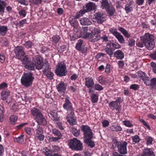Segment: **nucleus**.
I'll return each instance as SVG.
<instances>
[{
  "label": "nucleus",
  "instance_id": "49",
  "mask_svg": "<svg viewBox=\"0 0 156 156\" xmlns=\"http://www.w3.org/2000/svg\"><path fill=\"white\" fill-rule=\"evenodd\" d=\"M87 28L84 29L82 33V34L83 36V37L85 38H88L89 36L90 33L87 32Z\"/></svg>",
  "mask_w": 156,
  "mask_h": 156
},
{
  "label": "nucleus",
  "instance_id": "11",
  "mask_svg": "<svg viewBox=\"0 0 156 156\" xmlns=\"http://www.w3.org/2000/svg\"><path fill=\"white\" fill-rule=\"evenodd\" d=\"M16 56L19 59H22L25 55L24 48L22 46H17L14 49Z\"/></svg>",
  "mask_w": 156,
  "mask_h": 156
},
{
  "label": "nucleus",
  "instance_id": "8",
  "mask_svg": "<svg viewBox=\"0 0 156 156\" xmlns=\"http://www.w3.org/2000/svg\"><path fill=\"white\" fill-rule=\"evenodd\" d=\"M74 112L75 109L68 111L66 116L67 122L70 125L72 126L76 124V119Z\"/></svg>",
  "mask_w": 156,
  "mask_h": 156
},
{
  "label": "nucleus",
  "instance_id": "57",
  "mask_svg": "<svg viewBox=\"0 0 156 156\" xmlns=\"http://www.w3.org/2000/svg\"><path fill=\"white\" fill-rule=\"evenodd\" d=\"M43 130L42 128L39 126L36 130V136L43 133Z\"/></svg>",
  "mask_w": 156,
  "mask_h": 156
},
{
  "label": "nucleus",
  "instance_id": "45",
  "mask_svg": "<svg viewBox=\"0 0 156 156\" xmlns=\"http://www.w3.org/2000/svg\"><path fill=\"white\" fill-rule=\"evenodd\" d=\"M24 135H22L18 137H15L14 138V141L18 143H21L23 141Z\"/></svg>",
  "mask_w": 156,
  "mask_h": 156
},
{
  "label": "nucleus",
  "instance_id": "16",
  "mask_svg": "<svg viewBox=\"0 0 156 156\" xmlns=\"http://www.w3.org/2000/svg\"><path fill=\"white\" fill-rule=\"evenodd\" d=\"M109 107L112 110L115 109L118 112L120 113L121 110V106L119 105V104L117 103L115 101H112L109 104Z\"/></svg>",
  "mask_w": 156,
  "mask_h": 156
},
{
  "label": "nucleus",
  "instance_id": "31",
  "mask_svg": "<svg viewBox=\"0 0 156 156\" xmlns=\"http://www.w3.org/2000/svg\"><path fill=\"white\" fill-rule=\"evenodd\" d=\"M133 5L132 1H130L129 3H127L125 6V9L127 13H128L132 10Z\"/></svg>",
  "mask_w": 156,
  "mask_h": 156
},
{
  "label": "nucleus",
  "instance_id": "28",
  "mask_svg": "<svg viewBox=\"0 0 156 156\" xmlns=\"http://www.w3.org/2000/svg\"><path fill=\"white\" fill-rule=\"evenodd\" d=\"M69 22L71 26L74 27L76 30L78 29V23L77 20L75 18L69 20ZM77 30H76L77 31Z\"/></svg>",
  "mask_w": 156,
  "mask_h": 156
},
{
  "label": "nucleus",
  "instance_id": "1",
  "mask_svg": "<svg viewBox=\"0 0 156 156\" xmlns=\"http://www.w3.org/2000/svg\"><path fill=\"white\" fill-rule=\"evenodd\" d=\"M141 41H137L136 46L140 48L144 46L148 50H152L154 47L155 42L154 36L149 33H146L140 37Z\"/></svg>",
  "mask_w": 156,
  "mask_h": 156
},
{
  "label": "nucleus",
  "instance_id": "39",
  "mask_svg": "<svg viewBox=\"0 0 156 156\" xmlns=\"http://www.w3.org/2000/svg\"><path fill=\"white\" fill-rule=\"evenodd\" d=\"M119 30L126 37L129 38L130 37V35L128 33L127 31L125 30L123 28L120 27L119 29Z\"/></svg>",
  "mask_w": 156,
  "mask_h": 156
},
{
  "label": "nucleus",
  "instance_id": "36",
  "mask_svg": "<svg viewBox=\"0 0 156 156\" xmlns=\"http://www.w3.org/2000/svg\"><path fill=\"white\" fill-rule=\"evenodd\" d=\"M22 62L24 68L31 62L30 59L27 56H25L22 59Z\"/></svg>",
  "mask_w": 156,
  "mask_h": 156
},
{
  "label": "nucleus",
  "instance_id": "44",
  "mask_svg": "<svg viewBox=\"0 0 156 156\" xmlns=\"http://www.w3.org/2000/svg\"><path fill=\"white\" fill-rule=\"evenodd\" d=\"M17 116L15 115H11L9 118V120L11 124L14 125L17 119Z\"/></svg>",
  "mask_w": 156,
  "mask_h": 156
},
{
  "label": "nucleus",
  "instance_id": "27",
  "mask_svg": "<svg viewBox=\"0 0 156 156\" xmlns=\"http://www.w3.org/2000/svg\"><path fill=\"white\" fill-rule=\"evenodd\" d=\"M101 8L102 9H105V10L108 8L112 4L108 1H102Z\"/></svg>",
  "mask_w": 156,
  "mask_h": 156
},
{
  "label": "nucleus",
  "instance_id": "15",
  "mask_svg": "<svg viewBox=\"0 0 156 156\" xmlns=\"http://www.w3.org/2000/svg\"><path fill=\"white\" fill-rule=\"evenodd\" d=\"M34 119L39 126H44L47 124L46 120L42 114Z\"/></svg>",
  "mask_w": 156,
  "mask_h": 156
},
{
  "label": "nucleus",
  "instance_id": "43",
  "mask_svg": "<svg viewBox=\"0 0 156 156\" xmlns=\"http://www.w3.org/2000/svg\"><path fill=\"white\" fill-rule=\"evenodd\" d=\"M7 3L3 1H0V12H4Z\"/></svg>",
  "mask_w": 156,
  "mask_h": 156
},
{
  "label": "nucleus",
  "instance_id": "34",
  "mask_svg": "<svg viewBox=\"0 0 156 156\" xmlns=\"http://www.w3.org/2000/svg\"><path fill=\"white\" fill-rule=\"evenodd\" d=\"M110 129L113 131H122V127L117 124H115L112 125L110 127Z\"/></svg>",
  "mask_w": 156,
  "mask_h": 156
},
{
  "label": "nucleus",
  "instance_id": "42",
  "mask_svg": "<svg viewBox=\"0 0 156 156\" xmlns=\"http://www.w3.org/2000/svg\"><path fill=\"white\" fill-rule=\"evenodd\" d=\"M91 140H84V142L86 143L88 146L90 147L91 148H93L95 146L94 142Z\"/></svg>",
  "mask_w": 156,
  "mask_h": 156
},
{
  "label": "nucleus",
  "instance_id": "37",
  "mask_svg": "<svg viewBox=\"0 0 156 156\" xmlns=\"http://www.w3.org/2000/svg\"><path fill=\"white\" fill-rule=\"evenodd\" d=\"M71 131L73 135L75 136H78L80 134V129H77L75 126H73L71 128Z\"/></svg>",
  "mask_w": 156,
  "mask_h": 156
},
{
  "label": "nucleus",
  "instance_id": "59",
  "mask_svg": "<svg viewBox=\"0 0 156 156\" xmlns=\"http://www.w3.org/2000/svg\"><path fill=\"white\" fill-rule=\"evenodd\" d=\"M109 31L115 37L116 35H117L119 33L117 32V30L116 28H111L110 29Z\"/></svg>",
  "mask_w": 156,
  "mask_h": 156
},
{
  "label": "nucleus",
  "instance_id": "38",
  "mask_svg": "<svg viewBox=\"0 0 156 156\" xmlns=\"http://www.w3.org/2000/svg\"><path fill=\"white\" fill-rule=\"evenodd\" d=\"M61 37L58 35L56 34L54 35L52 37V41L53 43L57 44L61 39Z\"/></svg>",
  "mask_w": 156,
  "mask_h": 156
},
{
  "label": "nucleus",
  "instance_id": "58",
  "mask_svg": "<svg viewBox=\"0 0 156 156\" xmlns=\"http://www.w3.org/2000/svg\"><path fill=\"white\" fill-rule=\"evenodd\" d=\"M58 120H56L54 121L55 123V124L61 130L63 129V128L62 126V122L58 121Z\"/></svg>",
  "mask_w": 156,
  "mask_h": 156
},
{
  "label": "nucleus",
  "instance_id": "20",
  "mask_svg": "<svg viewBox=\"0 0 156 156\" xmlns=\"http://www.w3.org/2000/svg\"><path fill=\"white\" fill-rule=\"evenodd\" d=\"M136 73L138 77L144 81V83L146 84V82L149 80V77L147 76L145 73L141 71L137 72Z\"/></svg>",
  "mask_w": 156,
  "mask_h": 156
},
{
  "label": "nucleus",
  "instance_id": "4",
  "mask_svg": "<svg viewBox=\"0 0 156 156\" xmlns=\"http://www.w3.org/2000/svg\"><path fill=\"white\" fill-rule=\"evenodd\" d=\"M68 142L69 147L72 150L80 151L83 149L82 144L76 138L70 140Z\"/></svg>",
  "mask_w": 156,
  "mask_h": 156
},
{
  "label": "nucleus",
  "instance_id": "64",
  "mask_svg": "<svg viewBox=\"0 0 156 156\" xmlns=\"http://www.w3.org/2000/svg\"><path fill=\"white\" fill-rule=\"evenodd\" d=\"M18 13L20 16L25 17L26 15L27 12L25 10L22 9L19 11Z\"/></svg>",
  "mask_w": 156,
  "mask_h": 156
},
{
  "label": "nucleus",
  "instance_id": "22",
  "mask_svg": "<svg viewBox=\"0 0 156 156\" xmlns=\"http://www.w3.org/2000/svg\"><path fill=\"white\" fill-rule=\"evenodd\" d=\"M141 156H155L151 148H146L144 149Z\"/></svg>",
  "mask_w": 156,
  "mask_h": 156
},
{
  "label": "nucleus",
  "instance_id": "7",
  "mask_svg": "<svg viewBox=\"0 0 156 156\" xmlns=\"http://www.w3.org/2000/svg\"><path fill=\"white\" fill-rule=\"evenodd\" d=\"M101 31L100 30L97 28H94L93 30L90 34L88 38L91 42H96L101 38V37L99 35Z\"/></svg>",
  "mask_w": 156,
  "mask_h": 156
},
{
  "label": "nucleus",
  "instance_id": "26",
  "mask_svg": "<svg viewBox=\"0 0 156 156\" xmlns=\"http://www.w3.org/2000/svg\"><path fill=\"white\" fill-rule=\"evenodd\" d=\"M80 24L83 26L90 25L92 23L89 19L86 17L81 18L80 20Z\"/></svg>",
  "mask_w": 156,
  "mask_h": 156
},
{
  "label": "nucleus",
  "instance_id": "12",
  "mask_svg": "<svg viewBox=\"0 0 156 156\" xmlns=\"http://www.w3.org/2000/svg\"><path fill=\"white\" fill-rule=\"evenodd\" d=\"M2 99L5 100L7 103H9L12 101L11 98L10 96V92L7 90H3L1 93V97Z\"/></svg>",
  "mask_w": 156,
  "mask_h": 156
},
{
  "label": "nucleus",
  "instance_id": "2",
  "mask_svg": "<svg viewBox=\"0 0 156 156\" xmlns=\"http://www.w3.org/2000/svg\"><path fill=\"white\" fill-rule=\"evenodd\" d=\"M35 79L33 74L30 72L24 73L21 79L22 85L26 87L31 86Z\"/></svg>",
  "mask_w": 156,
  "mask_h": 156
},
{
  "label": "nucleus",
  "instance_id": "9",
  "mask_svg": "<svg viewBox=\"0 0 156 156\" xmlns=\"http://www.w3.org/2000/svg\"><path fill=\"white\" fill-rule=\"evenodd\" d=\"M52 132L54 136H56L49 137L48 140L49 142H56L61 138L62 135L58 130L55 128L53 129L52 130Z\"/></svg>",
  "mask_w": 156,
  "mask_h": 156
},
{
  "label": "nucleus",
  "instance_id": "25",
  "mask_svg": "<svg viewBox=\"0 0 156 156\" xmlns=\"http://www.w3.org/2000/svg\"><path fill=\"white\" fill-rule=\"evenodd\" d=\"M105 50L106 53L108 55L110 58L114 55V49L110 46V44H108L107 45V47Z\"/></svg>",
  "mask_w": 156,
  "mask_h": 156
},
{
  "label": "nucleus",
  "instance_id": "14",
  "mask_svg": "<svg viewBox=\"0 0 156 156\" xmlns=\"http://www.w3.org/2000/svg\"><path fill=\"white\" fill-rule=\"evenodd\" d=\"M63 108L65 110L68 111L74 109L72 103L68 98H65V102L63 105Z\"/></svg>",
  "mask_w": 156,
  "mask_h": 156
},
{
  "label": "nucleus",
  "instance_id": "29",
  "mask_svg": "<svg viewBox=\"0 0 156 156\" xmlns=\"http://www.w3.org/2000/svg\"><path fill=\"white\" fill-rule=\"evenodd\" d=\"M8 30L7 26L0 25V35L2 36H5Z\"/></svg>",
  "mask_w": 156,
  "mask_h": 156
},
{
  "label": "nucleus",
  "instance_id": "54",
  "mask_svg": "<svg viewBox=\"0 0 156 156\" xmlns=\"http://www.w3.org/2000/svg\"><path fill=\"white\" fill-rule=\"evenodd\" d=\"M96 90L100 91L103 89V87L98 83H95L94 86Z\"/></svg>",
  "mask_w": 156,
  "mask_h": 156
},
{
  "label": "nucleus",
  "instance_id": "5",
  "mask_svg": "<svg viewBox=\"0 0 156 156\" xmlns=\"http://www.w3.org/2000/svg\"><path fill=\"white\" fill-rule=\"evenodd\" d=\"M66 67L63 62H58L55 70L56 75L60 77L65 76L66 72Z\"/></svg>",
  "mask_w": 156,
  "mask_h": 156
},
{
  "label": "nucleus",
  "instance_id": "13",
  "mask_svg": "<svg viewBox=\"0 0 156 156\" xmlns=\"http://www.w3.org/2000/svg\"><path fill=\"white\" fill-rule=\"evenodd\" d=\"M85 44L83 40H79L75 47L76 49L79 51H81L83 53L85 52L87 48L85 47Z\"/></svg>",
  "mask_w": 156,
  "mask_h": 156
},
{
  "label": "nucleus",
  "instance_id": "40",
  "mask_svg": "<svg viewBox=\"0 0 156 156\" xmlns=\"http://www.w3.org/2000/svg\"><path fill=\"white\" fill-rule=\"evenodd\" d=\"M119 30L126 37L129 38L130 37V35L128 33L127 31L125 30L123 28L120 27L119 29Z\"/></svg>",
  "mask_w": 156,
  "mask_h": 156
},
{
  "label": "nucleus",
  "instance_id": "18",
  "mask_svg": "<svg viewBox=\"0 0 156 156\" xmlns=\"http://www.w3.org/2000/svg\"><path fill=\"white\" fill-rule=\"evenodd\" d=\"M30 112L31 115L34 118H37L42 114L41 110L37 107L31 108L30 109Z\"/></svg>",
  "mask_w": 156,
  "mask_h": 156
},
{
  "label": "nucleus",
  "instance_id": "50",
  "mask_svg": "<svg viewBox=\"0 0 156 156\" xmlns=\"http://www.w3.org/2000/svg\"><path fill=\"white\" fill-rule=\"evenodd\" d=\"M131 138L133 142L135 143H139L140 140L139 136L137 135L131 136Z\"/></svg>",
  "mask_w": 156,
  "mask_h": 156
},
{
  "label": "nucleus",
  "instance_id": "52",
  "mask_svg": "<svg viewBox=\"0 0 156 156\" xmlns=\"http://www.w3.org/2000/svg\"><path fill=\"white\" fill-rule=\"evenodd\" d=\"M146 138L147 139L146 144L147 145L152 144L153 139L152 137L149 136H146Z\"/></svg>",
  "mask_w": 156,
  "mask_h": 156
},
{
  "label": "nucleus",
  "instance_id": "53",
  "mask_svg": "<svg viewBox=\"0 0 156 156\" xmlns=\"http://www.w3.org/2000/svg\"><path fill=\"white\" fill-rule=\"evenodd\" d=\"M139 120L140 122L142 123L143 125L145 126L149 130H151V128L149 125L144 120L142 119H140Z\"/></svg>",
  "mask_w": 156,
  "mask_h": 156
},
{
  "label": "nucleus",
  "instance_id": "32",
  "mask_svg": "<svg viewBox=\"0 0 156 156\" xmlns=\"http://www.w3.org/2000/svg\"><path fill=\"white\" fill-rule=\"evenodd\" d=\"M105 10L107 13L110 16H113L115 12V9L112 5Z\"/></svg>",
  "mask_w": 156,
  "mask_h": 156
},
{
  "label": "nucleus",
  "instance_id": "62",
  "mask_svg": "<svg viewBox=\"0 0 156 156\" xmlns=\"http://www.w3.org/2000/svg\"><path fill=\"white\" fill-rule=\"evenodd\" d=\"M26 23L27 20L26 19H24L20 21L19 23H17V25L19 27H23L24 24Z\"/></svg>",
  "mask_w": 156,
  "mask_h": 156
},
{
  "label": "nucleus",
  "instance_id": "6",
  "mask_svg": "<svg viewBox=\"0 0 156 156\" xmlns=\"http://www.w3.org/2000/svg\"><path fill=\"white\" fill-rule=\"evenodd\" d=\"M81 131L83 133L84 140H92L93 134L90 127L87 125H82L81 126Z\"/></svg>",
  "mask_w": 156,
  "mask_h": 156
},
{
  "label": "nucleus",
  "instance_id": "61",
  "mask_svg": "<svg viewBox=\"0 0 156 156\" xmlns=\"http://www.w3.org/2000/svg\"><path fill=\"white\" fill-rule=\"evenodd\" d=\"M139 88V86L136 84H132L130 86V89L134 90H136Z\"/></svg>",
  "mask_w": 156,
  "mask_h": 156
},
{
  "label": "nucleus",
  "instance_id": "23",
  "mask_svg": "<svg viewBox=\"0 0 156 156\" xmlns=\"http://www.w3.org/2000/svg\"><path fill=\"white\" fill-rule=\"evenodd\" d=\"M57 89L59 92L65 93L66 89V86L65 85L63 82L61 81L57 85Z\"/></svg>",
  "mask_w": 156,
  "mask_h": 156
},
{
  "label": "nucleus",
  "instance_id": "21",
  "mask_svg": "<svg viewBox=\"0 0 156 156\" xmlns=\"http://www.w3.org/2000/svg\"><path fill=\"white\" fill-rule=\"evenodd\" d=\"M94 16L98 23H102L104 22L105 18L103 16L104 14L103 12H97Z\"/></svg>",
  "mask_w": 156,
  "mask_h": 156
},
{
  "label": "nucleus",
  "instance_id": "51",
  "mask_svg": "<svg viewBox=\"0 0 156 156\" xmlns=\"http://www.w3.org/2000/svg\"><path fill=\"white\" fill-rule=\"evenodd\" d=\"M85 13V12L83 11V10H81L79 12H77L76 13L74 18L75 19L79 18L80 17L82 16L83 14H84Z\"/></svg>",
  "mask_w": 156,
  "mask_h": 156
},
{
  "label": "nucleus",
  "instance_id": "47",
  "mask_svg": "<svg viewBox=\"0 0 156 156\" xmlns=\"http://www.w3.org/2000/svg\"><path fill=\"white\" fill-rule=\"evenodd\" d=\"M43 153L44 154L47 156H54V154L51 149H48L47 148L45 150V151H43Z\"/></svg>",
  "mask_w": 156,
  "mask_h": 156
},
{
  "label": "nucleus",
  "instance_id": "35",
  "mask_svg": "<svg viewBox=\"0 0 156 156\" xmlns=\"http://www.w3.org/2000/svg\"><path fill=\"white\" fill-rule=\"evenodd\" d=\"M91 102L93 103H97L98 100L99 95L96 94H91L90 95Z\"/></svg>",
  "mask_w": 156,
  "mask_h": 156
},
{
  "label": "nucleus",
  "instance_id": "3",
  "mask_svg": "<svg viewBox=\"0 0 156 156\" xmlns=\"http://www.w3.org/2000/svg\"><path fill=\"white\" fill-rule=\"evenodd\" d=\"M34 61L35 62L34 63L31 62L28 65L26 66L25 68L29 70L34 71L35 70V67L38 70L41 69L43 67V63L42 59L40 57H36L34 60Z\"/></svg>",
  "mask_w": 156,
  "mask_h": 156
},
{
  "label": "nucleus",
  "instance_id": "10",
  "mask_svg": "<svg viewBox=\"0 0 156 156\" xmlns=\"http://www.w3.org/2000/svg\"><path fill=\"white\" fill-rule=\"evenodd\" d=\"M127 143L126 141L121 142L117 146L118 151L121 154L125 155L127 153Z\"/></svg>",
  "mask_w": 156,
  "mask_h": 156
},
{
  "label": "nucleus",
  "instance_id": "63",
  "mask_svg": "<svg viewBox=\"0 0 156 156\" xmlns=\"http://www.w3.org/2000/svg\"><path fill=\"white\" fill-rule=\"evenodd\" d=\"M110 65L109 63H107L105 69V72L107 74L110 73Z\"/></svg>",
  "mask_w": 156,
  "mask_h": 156
},
{
  "label": "nucleus",
  "instance_id": "19",
  "mask_svg": "<svg viewBox=\"0 0 156 156\" xmlns=\"http://www.w3.org/2000/svg\"><path fill=\"white\" fill-rule=\"evenodd\" d=\"M85 85L88 88H92L94 85V82L93 78L90 76L85 77Z\"/></svg>",
  "mask_w": 156,
  "mask_h": 156
},
{
  "label": "nucleus",
  "instance_id": "56",
  "mask_svg": "<svg viewBox=\"0 0 156 156\" xmlns=\"http://www.w3.org/2000/svg\"><path fill=\"white\" fill-rule=\"evenodd\" d=\"M123 123L126 126L129 127H132L133 126V125L129 120H124L123 121Z\"/></svg>",
  "mask_w": 156,
  "mask_h": 156
},
{
  "label": "nucleus",
  "instance_id": "48",
  "mask_svg": "<svg viewBox=\"0 0 156 156\" xmlns=\"http://www.w3.org/2000/svg\"><path fill=\"white\" fill-rule=\"evenodd\" d=\"M110 46L114 49H119L121 48V46L119 44L117 43H111L110 44Z\"/></svg>",
  "mask_w": 156,
  "mask_h": 156
},
{
  "label": "nucleus",
  "instance_id": "33",
  "mask_svg": "<svg viewBox=\"0 0 156 156\" xmlns=\"http://www.w3.org/2000/svg\"><path fill=\"white\" fill-rule=\"evenodd\" d=\"M54 154V156H62L60 154H55V153H58L60 151V148L57 146L54 145L52 146V148L51 149Z\"/></svg>",
  "mask_w": 156,
  "mask_h": 156
},
{
  "label": "nucleus",
  "instance_id": "30",
  "mask_svg": "<svg viewBox=\"0 0 156 156\" xmlns=\"http://www.w3.org/2000/svg\"><path fill=\"white\" fill-rule=\"evenodd\" d=\"M146 84L147 86L156 87V78H153L151 80L149 78V80L146 82Z\"/></svg>",
  "mask_w": 156,
  "mask_h": 156
},
{
  "label": "nucleus",
  "instance_id": "17",
  "mask_svg": "<svg viewBox=\"0 0 156 156\" xmlns=\"http://www.w3.org/2000/svg\"><path fill=\"white\" fill-rule=\"evenodd\" d=\"M96 8L95 4L92 2H89L87 4L85 5L83 7V11H84L85 12L94 10L96 9Z\"/></svg>",
  "mask_w": 156,
  "mask_h": 156
},
{
  "label": "nucleus",
  "instance_id": "41",
  "mask_svg": "<svg viewBox=\"0 0 156 156\" xmlns=\"http://www.w3.org/2000/svg\"><path fill=\"white\" fill-rule=\"evenodd\" d=\"M50 114L54 121L56 120H59V118L58 117L57 113L55 111H51L50 112Z\"/></svg>",
  "mask_w": 156,
  "mask_h": 156
},
{
  "label": "nucleus",
  "instance_id": "60",
  "mask_svg": "<svg viewBox=\"0 0 156 156\" xmlns=\"http://www.w3.org/2000/svg\"><path fill=\"white\" fill-rule=\"evenodd\" d=\"M44 74L49 80H52L53 79V76L54 74L50 71L45 73Z\"/></svg>",
  "mask_w": 156,
  "mask_h": 156
},
{
  "label": "nucleus",
  "instance_id": "46",
  "mask_svg": "<svg viewBox=\"0 0 156 156\" xmlns=\"http://www.w3.org/2000/svg\"><path fill=\"white\" fill-rule=\"evenodd\" d=\"M115 37L118 40V41L119 43L121 44L124 43L125 42L124 39L122 36L120 34V33L117 35H116Z\"/></svg>",
  "mask_w": 156,
  "mask_h": 156
},
{
  "label": "nucleus",
  "instance_id": "55",
  "mask_svg": "<svg viewBox=\"0 0 156 156\" xmlns=\"http://www.w3.org/2000/svg\"><path fill=\"white\" fill-rule=\"evenodd\" d=\"M24 45L27 48H31L32 46L34 45L32 42L30 41L26 42Z\"/></svg>",
  "mask_w": 156,
  "mask_h": 156
},
{
  "label": "nucleus",
  "instance_id": "24",
  "mask_svg": "<svg viewBox=\"0 0 156 156\" xmlns=\"http://www.w3.org/2000/svg\"><path fill=\"white\" fill-rule=\"evenodd\" d=\"M114 56L117 59L122 60L124 58V55L122 51L118 50L114 52Z\"/></svg>",
  "mask_w": 156,
  "mask_h": 156
}]
</instances>
